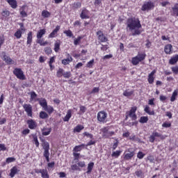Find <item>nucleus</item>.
I'll list each match as a JSON object with an SVG mask.
<instances>
[{
  "mask_svg": "<svg viewBox=\"0 0 178 178\" xmlns=\"http://www.w3.org/2000/svg\"><path fill=\"white\" fill-rule=\"evenodd\" d=\"M122 150H117V151L113 152V153L111 154V156L112 158L118 159V157L120 156V155L122 154Z\"/></svg>",
  "mask_w": 178,
  "mask_h": 178,
  "instance_id": "nucleus-35",
  "label": "nucleus"
},
{
  "mask_svg": "<svg viewBox=\"0 0 178 178\" xmlns=\"http://www.w3.org/2000/svg\"><path fill=\"white\" fill-rule=\"evenodd\" d=\"M156 137H159L161 140H165V138H166V136H163L156 131H154L152 134L149 137V141L150 143H154Z\"/></svg>",
  "mask_w": 178,
  "mask_h": 178,
  "instance_id": "nucleus-8",
  "label": "nucleus"
},
{
  "mask_svg": "<svg viewBox=\"0 0 178 178\" xmlns=\"http://www.w3.org/2000/svg\"><path fill=\"white\" fill-rule=\"evenodd\" d=\"M64 79H70L72 77V73L70 72H66L63 74Z\"/></svg>",
  "mask_w": 178,
  "mask_h": 178,
  "instance_id": "nucleus-57",
  "label": "nucleus"
},
{
  "mask_svg": "<svg viewBox=\"0 0 178 178\" xmlns=\"http://www.w3.org/2000/svg\"><path fill=\"white\" fill-rule=\"evenodd\" d=\"M162 127H165V129L172 127V123H170L169 122H165L162 124Z\"/></svg>",
  "mask_w": 178,
  "mask_h": 178,
  "instance_id": "nucleus-55",
  "label": "nucleus"
},
{
  "mask_svg": "<svg viewBox=\"0 0 178 178\" xmlns=\"http://www.w3.org/2000/svg\"><path fill=\"white\" fill-rule=\"evenodd\" d=\"M148 105H150V106H155V98L149 99Z\"/></svg>",
  "mask_w": 178,
  "mask_h": 178,
  "instance_id": "nucleus-61",
  "label": "nucleus"
},
{
  "mask_svg": "<svg viewBox=\"0 0 178 178\" xmlns=\"http://www.w3.org/2000/svg\"><path fill=\"white\" fill-rule=\"evenodd\" d=\"M1 15L3 17H8V16H10V11L4 10L1 12Z\"/></svg>",
  "mask_w": 178,
  "mask_h": 178,
  "instance_id": "nucleus-47",
  "label": "nucleus"
},
{
  "mask_svg": "<svg viewBox=\"0 0 178 178\" xmlns=\"http://www.w3.org/2000/svg\"><path fill=\"white\" fill-rule=\"evenodd\" d=\"M96 35H97V38L100 42H108V38L104 34L102 31H97Z\"/></svg>",
  "mask_w": 178,
  "mask_h": 178,
  "instance_id": "nucleus-11",
  "label": "nucleus"
},
{
  "mask_svg": "<svg viewBox=\"0 0 178 178\" xmlns=\"http://www.w3.org/2000/svg\"><path fill=\"white\" fill-rule=\"evenodd\" d=\"M156 73V70H154L152 72L148 74L147 81L149 84H154V81H155V74Z\"/></svg>",
  "mask_w": 178,
  "mask_h": 178,
  "instance_id": "nucleus-14",
  "label": "nucleus"
},
{
  "mask_svg": "<svg viewBox=\"0 0 178 178\" xmlns=\"http://www.w3.org/2000/svg\"><path fill=\"white\" fill-rule=\"evenodd\" d=\"M178 62V54L174 55L169 60L170 65H175Z\"/></svg>",
  "mask_w": 178,
  "mask_h": 178,
  "instance_id": "nucleus-30",
  "label": "nucleus"
},
{
  "mask_svg": "<svg viewBox=\"0 0 178 178\" xmlns=\"http://www.w3.org/2000/svg\"><path fill=\"white\" fill-rule=\"evenodd\" d=\"M39 117L40 119H47L48 118V114L45 111H40Z\"/></svg>",
  "mask_w": 178,
  "mask_h": 178,
  "instance_id": "nucleus-46",
  "label": "nucleus"
},
{
  "mask_svg": "<svg viewBox=\"0 0 178 178\" xmlns=\"http://www.w3.org/2000/svg\"><path fill=\"white\" fill-rule=\"evenodd\" d=\"M83 137H87L88 138H90L91 140H92L94 138V135H92V134H90L87 131L83 132Z\"/></svg>",
  "mask_w": 178,
  "mask_h": 178,
  "instance_id": "nucleus-49",
  "label": "nucleus"
},
{
  "mask_svg": "<svg viewBox=\"0 0 178 178\" xmlns=\"http://www.w3.org/2000/svg\"><path fill=\"white\" fill-rule=\"evenodd\" d=\"M97 121L99 123H106L108 113H106V112H105L104 111H99L97 113Z\"/></svg>",
  "mask_w": 178,
  "mask_h": 178,
  "instance_id": "nucleus-6",
  "label": "nucleus"
},
{
  "mask_svg": "<svg viewBox=\"0 0 178 178\" xmlns=\"http://www.w3.org/2000/svg\"><path fill=\"white\" fill-rule=\"evenodd\" d=\"M22 106L27 116L29 118H33V106L29 104H24Z\"/></svg>",
  "mask_w": 178,
  "mask_h": 178,
  "instance_id": "nucleus-9",
  "label": "nucleus"
},
{
  "mask_svg": "<svg viewBox=\"0 0 178 178\" xmlns=\"http://www.w3.org/2000/svg\"><path fill=\"white\" fill-rule=\"evenodd\" d=\"M102 133L103 138H111L113 136H115V131H109V128L104 127L100 129Z\"/></svg>",
  "mask_w": 178,
  "mask_h": 178,
  "instance_id": "nucleus-4",
  "label": "nucleus"
},
{
  "mask_svg": "<svg viewBox=\"0 0 178 178\" xmlns=\"http://www.w3.org/2000/svg\"><path fill=\"white\" fill-rule=\"evenodd\" d=\"M37 44H39L41 47H45V45H48L49 42L48 41L44 42L42 39H38L36 41Z\"/></svg>",
  "mask_w": 178,
  "mask_h": 178,
  "instance_id": "nucleus-38",
  "label": "nucleus"
},
{
  "mask_svg": "<svg viewBox=\"0 0 178 178\" xmlns=\"http://www.w3.org/2000/svg\"><path fill=\"white\" fill-rule=\"evenodd\" d=\"M133 94H134V90H131L129 92V90H126L123 92L124 97H131Z\"/></svg>",
  "mask_w": 178,
  "mask_h": 178,
  "instance_id": "nucleus-42",
  "label": "nucleus"
},
{
  "mask_svg": "<svg viewBox=\"0 0 178 178\" xmlns=\"http://www.w3.org/2000/svg\"><path fill=\"white\" fill-rule=\"evenodd\" d=\"M41 15L42 17H44V19H48V17H51V13L47 10H43Z\"/></svg>",
  "mask_w": 178,
  "mask_h": 178,
  "instance_id": "nucleus-34",
  "label": "nucleus"
},
{
  "mask_svg": "<svg viewBox=\"0 0 178 178\" xmlns=\"http://www.w3.org/2000/svg\"><path fill=\"white\" fill-rule=\"evenodd\" d=\"M145 156V154H144L143 152H138L137 154V158L138 159H143Z\"/></svg>",
  "mask_w": 178,
  "mask_h": 178,
  "instance_id": "nucleus-60",
  "label": "nucleus"
},
{
  "mask_svg": "<svg viewBox=\"0 0 178 178\" xmlns=\"http://www.w3.org/2000/svg\"><path fill=\"white\" fill-rule=\"evenodd\" d=\"M171 16L178 17V3H176L173 7H172Z\"/></svg>",
  "mask_w": 178,
  "mask_h": 178,
  "instance_id": "nucleus-20",
  "label": "nucleus"
},
{
  "mask_svg": "<svg viewBox=\"0 0 178 178\" xmlns=\"http://www.w3.org/2000/svg\"><path fill=\"white\" fill-rule=\"evenodd\" d=\"M67 58L62 60V64L65 65H69L70 62H73V58L70 56V54H67Z\"/></svg>",
  "mask_w": 178,
  "mask_h": 178,
  "instance_id": "nucleus-21",
  "label": "nucleus"
},
{
  "mask_svg": "<svg viewBox=\"0 0 178 178\" xmlns=\"http://www.w3.org/2000/svg\"><path fill=\"white\" fill-rule=\"evenodd\" d=\"M31 42H33V32L30 31L27 34L26 44H27V45H31Z\"/></svg>",
  "mask_w": 178,
  "mask_h": 178,
  "instance_id": "nucleus-31",
  "label": "nucleus"
},
{
  "mask_svg": "<svg viewBox=\"0 0 178 178\" xmlns=\"http://www.w3.org/2000/svg\"><path fill=\"white\" fill-rule=\"evenodd\" d=\"M83 129H84V126L81 124H78L74 129V133H80V131H81V130H83Z\"/></svg>",
  "mask_w": 178,
  "mask_h": 178,
  "instance_id": "nucleus-39",
  "label": "nucleus"
},
{
  "mask_svg": "<svg viewBox=\"0 0 178 178\" xmlns=\"http://www.w3.org/2000/svg\"><path fill=\"white\" fill-rule=\"evenodd\" d=\"M33 142L35 143V145L38 148L40 147V142H38V138L37 136H33Z\"/></svg>",
  "mask_w": 178,
  "mask_h": 178,
  "instance_id": "nucleus-53",
  "label": "nucleus"
},
{
  "mask_svg": "<svg viewBox=\"0 0 178 178\" xmlns=\"http://www.w3.org/2000/svg\"><path fill=\"white\" fill-rule=\"evenodd\" d=\"M51 131H52L51 127H44L43 129H42V136H49L51 134Z\"/></svg>",
  "mask_w": 178,
  "mask_h": 178,
  "instance_id": "nucleus-22",
  "label": "nucleus"
},
{
  "mask_svg": "<svg viewBox=\"0 0 178 178\" xmlns=\"http://www.w3.org/2000/svg\"><path fill=\"white\" fill-rule=\"evenodd\" d=\"M84 147H86V145H84V144H81V145H76L73 148V152H75V153L81 152V151H83Z\"/></svg>",
  "mask_w": 178,
  "mask_h": 178,
  "instance_id": "nucleus-24",
  "label": "nucleus"
},
{
  "mask_svg": "<svg viewBox=\"0 0 178 178\" xmlns=\"http://www.w3.org/2000/svg\"><path fill=\"white\" fill-rule=\"evenodd\" d=\"M109 49V47H108V44H102V47L100 48L101 51H108Z\"/></svg>",
  "mask_w": 178,
  "mask_h": 178,
  "instance_id": "nucleus-63",
  "label": "nucleus"
},
{
  "mask_svg": "<svg viewBox=\"0 0 178 178\" xmlns=\"http://www.w3.org/2000/svg\"><path fill=\"white\" fill-rule=\"evenodd\" d=\"M44 51L46 55L49 56L51 54H52V49H51V47H44Z\"/></svg>",
  "mask_w": 178,
  "mask_h": 178,
  "instance_id": "nucleus-52",
  "label": "nucleus"
},
{
  "mask_svg": "<svg viewBox=\"0 0 178 178\" xmlns=\"http://www.w3.org/2000/svg\"><path fill=\"white\" fill-rule=\"evenodd\" d=\"M16 161V159L15 157H8L6 160V163H12V162H15Z\"/></svg>",
  "mask_w": 178,
  "mask_h": 178,
  "instance_id": "nucleus-56",
  "label": "nucleus"
},
{
  "mask_svg": "<svg viewBox=\"0 0 178 178\" xmlns=\"http://www.w3.org/2000/svg\"><path fill=\"white\" fill-rule=\"evenodd\" d=\"M39 104L40 106L43 108V109L46 108L48 106V103L47 102V99L44 98H41L40 99H39Z\"/></svg>",
  "mask_w": 178,
  "mask_h": 178,
  "instance_id": "nucleus-29",
  "label": "nucleus"
},
{
  "mask_svg": "<svg viewBox=\"0 0 178 178\" xmlns=\"http://www.w3.org/2000/svg\"><path fill=\"white\" fill-rule=\"evenodd\" d=\"M29 94L31 95L30 101H36L35 99L37 98V93L34 91H31Z\"/></svg>",
  "mask_w": 178,
  "mask_h": 178,
  "instance_id": "nucleus-43",
  "label": "nucleus"
},
{
  "mask_svg": "<svg viewBox=\"0 0 178 178\" xmlns=\"http://www.w3.org/2000/svg\"><path fill=\"white\" fill-rule=\"evenodd\" d=\"M171 70L174 74H178V66L171 67Z\"/></svg>",
  "mask_w": 178,
  "mask_h": 178,
  "instance_id": "nucleus-64",
  "label": "nucleus"
},
{
  "mask_svg": "<svg viewBox=\"0 0 178 178\" xmlns=\"http://www.w3.org/2000/svg\"><path fill=\"white\" fill-rule=\"evenodd\" d=\"M72 113H73V110H67L66 115L63 118V122H69L72 118Z\"/></svg>",
  "mask_w": 178,
  "mask_h": 178,
  "instance_id": "nucleus-23",
  "label": "nucleus"
},
{
  "mask_svg": "<svg viewBox=\"0 0 178 178\" xmlns=\"http://www.w3.org/2000/svg\"><path fill=\"white\" fill-rule=\"evenodd\" d=\"M23 35V32L20 29H17V31L14 33V35L17 40H20L22 38V35Z\"/></svg>",
  "mask_w": 178,
  "mask_h": 178,
  "instance_id": "nucleus-36",
  "label": "nucleus"
},
{
  "mask_svg": "<svg viewBox=\"0 0 178 178\" xmlns=\"http://www.w3.org/2000/svg\"><path fill=\"white\" fill-rule=\"evenodd\" d=\"M3 60H4L7 65H15V61L6 54L3 56Z\"/></svg>",
  "mask_w": 178,
  "mask_h": 178,
  "instance_id": "nucleus-19",
  "label": "nucleus"
},
{
  "mask_svg": "<svg viewBox=\"0 0 178 178\" xmlns=\"http://www.w3.org/2000/svg\"><path fill=\"white\" fill-rule=\"evenodd\" d=\"M154 8H155L154 3L151 1H149L143 3L141 8V10H143V12H145V10H151V9H154Z\"/></svg>",
  "mask_w": 178,
  "mask_h": 178,
  "instance_id": "nucleus-10",
  "label": "nucleus"
},
{
  "mask_svg": "<svg viewBox=\"0 0 178 178\" xmlns=\"http://www.w3.org/2000/svg\"><path fill=\"white\" fill-rule=\"evenodd\" d=\"M94 168V162H90L88 164V168H87V172L86 173L88 175L89 173H91L92 172V169Z\"/></svg>",
  "mask_w": 178,
  "mask_h": 178,
  "instance_id": "nucleus-37",
  "label": "nucleus"
},
{
  "mask_svg": "<svg viewBox=\"0 0 178 178\" xmlns=\"http://www.w3.org/2000/svg\"><path fill=\"white\" fill-rule=\"evenodd\" d=\"M136 112H137V106H134L131 108L129 111L126 112V115H128L132 120H137V115L136 114Z\"/></svg>",
  "mask_w": 178,
  "mask_h": 178,
  "instance_id": "nucleus-7",
  "label": "nucleus"
},
{
  "mask_svg": "<svg viewBox=\"0 0 178 178\" xmlns=\"http://www.w3.org/2000/svg\"><path fill=\"white\" fill-rule=\"evenodd\" d=\"M78 168H86V161H78L76 163Z\"/></svg>",
  "mask_w": 178,
  "mask_h": 178,
  "instance_id": "nucleus-54",
  "label": "nucleus"
},
{
  "mask_svg": "<svg viewBox=\"0 0 178 178\" xmlns=\"http://www.w3.org/2000/svg\"><path fill=\"white\" fill-rule=\"evenodd\" d=\"M80 17L82 19H90V11L87 8H83L80 14Z\"/></svg>",
  "mask_w": 178,
  "mask_h": 178,
  "instance_id": "nucleus-15",
  "label": "nucleus"
},
{
  "mask_svg": "<svg viewBox=\"0 0 178 178\" xmlns=\"http://www.w3.org/2000/svg\"><path fill=\"white\" fill-rule=\"evenodd\" d=\"M60 30V26L57 25L53 31L49 35L48 38H55L58 35V31Z\"/></svg>",
  "mask_w": 178,
  "mask_h": 178,
  "instance_id": "nucleus-16",
  "label": "nucleus"
},
{
  "mask_svg": "<svg viewBox=\"0 0 178 178\" xmlns=\"http://www.w3.org/2000/svg\"><path fill=\"white\" fill-rule=\"evenodd\" d=\"M47 33V30L45 29H40L38 31L36 37L38 39L42 38L43 35H45V33Z\"/></svg>",
  "mask_w": 178,
  "mask_h": 178,
  "instance_id": "nucleus-27",
  "label": "nucleus"
},
{
  "mask_svg": "<svg viewBox=\"0 0 178 178\" xmlns=\"http://www.w3.org/2000/svg\"><path fill=\"white\" fill-rule=\"evenodd\" d=\"M35 173L41 174L42 178H49V174H48V170L47 169H35Z\"/></svg>",
  "mask_w": 178,
  "mask_h": 178,
  "instance_id": "nucleus-12",
  "label": "nucleus"
},
{
  "mask_svg": "<svg viewBox=\"0 0 178 178\" xmlns=\"http://www.w3.org/2000/svg\"><path fill=\"white\" fill-rule=\"evenodd\" d=\"M147 57V54L145 53H138V55L135 57H133L131 61V63L134 66H137L140 62H143Z\"/></svg>",
  "mask_w": 178,
  "mask_h": 178,
  "instance_id": "nucleus-3",
  "label": "nucleus"
},
{
  "mask_svg": "<svg viewBox=\"0 0 178 178\" xmlns=\"http://www.w3.org/2000/svg\"><path fill=\"white\" fill-rule=\"evenodd\" d=\"M94 59L90 60L89 62H88V63L86 64V67H89L90 69H91V67H92L93 65H94Z\"/></svg>",
  "mask_w": 178,
  "mask_h": 178,
  "instance_id": "nucleus-58",
  "label": "nucleus"
},
{
  "mask_svg": "<svg viewBox=\"0 0 178 178\" xmlns=\"http://www.w3.org/2000/svg\"><path fill=\"white\" fill-rule=\"evenodd\" d=\"M44 110L49 113V115H51V113H54V107L51 106H47Z\"/></svg>",
  "mask_w": 178,
  "mask_h": 178,
  "instance_id": "nucleus-41",
  "label": "nucleus"
},
{
  "mask_svg": "<svg viewBox=\"0 0 178 178\" xmlns=\"http://www.w3.org/2000/svg\"><path fill=\"white\" fill-rule=\"evenodd\" d=\"M79 8H81V3L80 2H74L72 4V9L76 10V9H79Z\"/></svg>",
  "mask_w": 178,
  "mask_h": 178,
  "instance_id": "nucleus-45",
  "label": "nucleus"
},
{
  "mask_svg": "<svg viewBox=\"0 0 178 178\" xmlns=\"http://www.w3.org/2000/svg\"><path fill=\"white\" fill-rule=\"evenodd\" d=\"M79 110V113L83 114L86 113V111H87V108L85 106H81Z\"/></svg>",
  "mask_w": 178,
  "mask_h": 178,
  "instance_id": "nucleus-59",
  "label": "nucleus"
},
{
  "mask_svg": "<svg viewBox=\"0 0 178 178\" xmlns=\"http://www.w3.org/2000/svg\"><path fill=\"white\" fill-rule=\"evenodd\" d=\"M128 152L124 155V161H130L132 159L133 156L136 155V152H130V149H128Z\"/></svg>",
  "mask_w": 178,
  "mask_h": 178,
  "instance_id": "nucleus-17",
  "label": "nucleus"
},
{
  "mask_svg": "<svg viewBox=\"0 0 178 178\" xmlns=\"http://www.w3.org/2000/svg\"><path fill=\"white\" fill-rule=\"evenodd\" d=\"M164 52L166 55H170L173 53V46L171 44H166L164 47Z\"/></svg>",
  "mask_w": 178,
  "mask_h": 178,
  "instance_id": "nucleus-18",
  "label": "nucleus"
},
{
  "mask_svg": "<svg viewBox=\"0 0 178 178\" xmlns=\"http://www.w3.org/2000/svg\"><path fill=\"white\" fill-rule=\"evenodd\" d=\"M13 73L19 80H26V75L22 68H15Z\"/></svg>",
  "mask_w": 178,
  "mask_h": 178,
  "instance_id": "nucleus-5",
  "label": "nucleus"
},
{
  "mask_svg": "<svg viewBox=\"0 0 178 178\" xmlns=\"http://www.w3.org/2000/svg\"><path fill=\"white\" fill-rule=\"evenodd\" d=\"M141 22L138 18L131 17L127 19V30L134 31L132 35H140L141 34Z\"/></svg>",
  "mask_w": 178,
  "mask_h": 178,
  "instance_id": "nucleus-1",
  "label": "nucleus"
},
{
  "mask_svg": "<svg viewBox=\"0 0 178 178\" xmlns=\"http://www.w3.org/2000/svg\"><path fill=\"white\" fill-rule=\"evenodd\" d=\"M71 170L74 172L75 170H79V172L81 171V168L79 167L77 164H73L71 165Z\"/></svg>",
  "mask_w": 178,
  "mask_h": 178,
  "instance_id": "nucleus-44",
  "label": "nucleus"
},
{
  "mask_svg": "<svg viewBox=\"0 0 178 178\" xmlns=\"http://www.w3.org/2000/svg\"><path fill=\"white\" fill-rule=\"evenodd\" d=\"M6 2H8L13 9L17 8V1L16 0H6Z\"/></svg>",
  "mask_w": 178,
  "mask_h": 178,
  "instance_id": "nucleus-28",
  "label": "nucleus"
},
{
  "mask_svg": "<svg viewBox=\"0 0 178 178\" xmlns=\"http://www.w3.org/2000/svg\"><path fill=\"white\" fill-rule=\"evenodd\" d=\"M42 147L44 149L43 156L45 158L47 162H49V143L47 142L44 139L41 140Z\"/></svg>",
  "mask_w": 178,
  "mask_h": 178,
  "instance_id": "nucleus-2",
  "label": "nucleus"
},
{
  "mask_svg": "<svg viewBox=\"0 0 178 178\" xmlns=\"http://www.w3.org/2000/svg\"><path fill=\"white\" fill-rule=\"evenodd\" d=\"M64 73H65V70L63 68H59L56 72V76L58 79H60V77L63 76Z\"/></svg>",
  "mask_w": 178,
  "mask_h": 178,
  "instance_id": "nucleus-40",
  "label": "nucleus"
},
{
  "mask_svg": "<svg viewBox=\"0 0 178 178\" xmlns=\"http://www.w3.org/2000/svg\"><path fill=\"white\" fill-rule=\"evenodd\" d=\"M135 175L137 177H143V171L141 170H137L135 172Z\"/></svg>",
  "mask_w": 178,
  "mask_h": 178,
  "instance_id": "nucleus-62",
  "label": "nucleus"
},
{
  "mask_svg": "<svg viewBox=\"0 0 178 178\" xmlns=\"http://www.w3.org/2000/svg\"><path fill=\"white\" fill-rule=\"evenodd\" d=\"M18 172H19V170H17V167L14 166L10 169V172L9 176L13 178L15 177V175H17Z\"/></svg>",
  "mask_w": 178,
  "mask_h": 178,
  "instance_id": "nucleus-26",
  "label": "nucleus"
},
{
  "mask_svg": "<svg viewBox=\"0 0 178 178\" xmlns=\"http://www.w3.org/2000/svg\"><path fill=\"white\" fill-rule=\"evenodd\" d=\"M144 111L145 112V113H147V115L154 116L155 115V111L154 110L151 111V108H149V106L146 105L145 108H144Z\"/></svg>",
  "mask_w": 178,
  "mask_h": 178,
  "instance_id": "nucleus-25",
  "label": "nucleus"
},
{
  "mask_svg": "<svg viewBox=\"0 0 178 178\" xmlns=\"http://www.w3.org/2000/svg\"><path fill=\"white\" fill-rule=\"evenodd\" d=\"M178 97V89H176L173 91L172 96L170 97V102H175L176 100V98Z\"/></svg>",
  "mask_w": 178,
  "mask_h": 178,
  "instance_id": "nucleus-32",
  "label": "nucleus"
},
{
  "mask_svg": "<svg viewBox=\"0 0 178 178\" xmlns=\"http://www.w3.org/2000/svg\"><path fill=\"white\" fill-rule=\"evenodd\" d=\"M147 122H148V117L147 116H142L139 120L140 123L144 124V123H147Z\"/></svg>",
  "mask_w": 178,
  "mask_h": 178,
  "instance_id": "nucleus-50",
  "label": "nucleus"
},
{
  "mask_svg": "<svg viewBox=\"0 0 178 178\" xmlns=\"http://www.w3.org/2000/svg\"><path fill=\"white\" fill-rule=\"evenodd\" d=\"M54 51L59 52L60 50V41L59 40H56L54 43Z\"/></svg>",
  "mask_w": 178,
  "mask_h": 178,
  "instance_id": "nucleus-33",
  "label": "nucleus"
},
{
  "mask_svg": "<svg viewBox=\"0 0 178 178\" xmlns=\"http://www.w3.org/2000/svg\"><path fill=\"white\" fill-rule=\"evenodd\" d=\"M26 124H28L29 129L31 130H35L37 129V122L33 119H29L26 121Z\"/></svg>",
  "mask_w": 178,
  "mask_h": 178,
  "instance_id": "nucleus-13",
  "label": "nucleus"
},
{
  "mask_svg": "<svg viewBox=\"0 0 178 178\" xmlns=\"http://www.w3.org/2000/svg\"><path fill=\"white\" fill-rule=\"evenodd\" d=\"M64 34H65L67 35V37L74 38V35H73V32H72L70 30L65 31Z\"/></svg>",
  "mask_w": 178,
  "mask_h": 178,
  "instance_id": "nucleus-48",
  "label": "nucleus"
},
{
  "mask_svg": "<svg viewBox=\"0 0 178 178\" xmlns=\"http://www.w3.org/2000/svg\"><path fill=\"white\" fill-rule=\"evenodd\" d=\"M82 39H83L82 36H78L77 38H75L74 40V45H79Z\"/></svg>",
  "mask_w": 178,
  "mask_h": 178,
  "instance_id": "nucleus-51",
  "label": "nucleus"
}]
</instances>
